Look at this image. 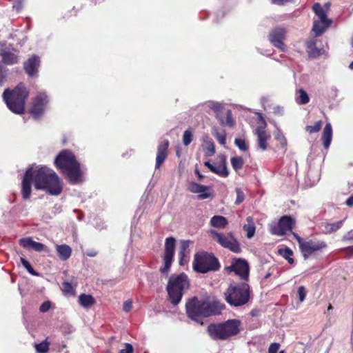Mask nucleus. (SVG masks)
Segmentation results:
<instances>
[{
    "label": "nucleus",
    "instance_id": "f257e3e1",
    "mask_svg": "<svg viewBox=\"0 0 353 353\" xmlns=\"http://www.w3.org/2000/svg\"><path fill=\"white\" fill-rule=\"evenodd\" d=\"M34 181L36 190H42L50 195L58 196L62 192V185L54 170L46 167L30 165L26 170L21 185V194L24 200L31 196V183Z\"/></svg>",
    "mask_w": 353,
    "mask_h": 353
},
{
    "label": "nucleus",
    "instance_id": "f03ea898",
    "mask_svg": "<svg viewBox=\"0 0 353 353\" xmlns=\"http://www.w3.org/2000/svg\"><path fill=\"white\" fill-rule=\"evenodd\" d=\"M56 167L60 169L72 184L83 181V171L74 154L68 150L61 151L54 159Z\"/></svg>",
    "mask_w": 353,
    "mask_h": 353
},
{
    "label": "nucleus",
    "instance_id": "7ed1b4c3",
    "mask_svg": "<svg viewBox=\"0 0 353 353\" xmlns=\"http://www.w3.org/2000/svg\"><path fill=\"white\" fill-rule=\"evenodd\" d=\"M241 327V321L234 319L212 323L208 326L207 331L210 338L214 340L227 341L239 334Z\"/></svg>",
    "mask_w": 353,
    "mask_h": 353
},
{
    "label": "nucleus",
    "instance_id": "20e7f679",
    "mask_svg": "<svg viewBox=\"0 0 353 353\" xmlns=\"http://www.w3.org/2000/svg\"><path fill=\"white\" fill-rule=\"evenodd\" d=\"M189 288L190 281L185 273L172 274L166 287L169 301L174 305H178Z\"/></svg>",
    "mask_w": 353,
    "mask_h": 353
},
{
    "label": "nucleus",
    "instance_id": "39448f33",
    "mask_svg": "<svg viewBox=\"0 0 353 353\" xmlns=\"http://www.w3.org/2000/svg\"><path fill=\"white\" fill-rule=\"evenodd\" d=\"M28 92L23 84L18 85L14 89H6L3 93V98L7 107L15 114H21L24 112L26 100Z\"/></svg>",
    "mask_w": 353,
    "mask_h": 353
},
{
    "label": "nucleus",
    "instance_id": "423d86ee",
    "mask_svg": "<svg viewBox=\"0 0 353 353\" xmlns=\"http://www.w3.org/2000/svg\"><path fill=\"white\" fill-rule=\"evenodd\" d=\"M226 301L232 306L246 304L250 299L249 285L247 283L231 285L225 292Z\"/></svg>",
    "mask_w": 353,
    "mask_h": 353
},
{
    "label": "nucleus",
    "instance_id": "0eeeda50",
    "mask_svg": "<svg viewBox=\"0 0 353 353\" xmlns=\"http://www.w3.org/2000/svg\"><path fill=\"white\" fill-rule=\"evenodd\" d=\"M193 268L196 272L205 274L219 270L220 264L213 254L199 252L194 255Z\"/></svg>",
    "mask_w": 353,
    "mask_h": 353
},
{
    "label": "nucleus",
    "instance_id": "6e6552de",
    "mask_svg": "<svg viewBox=\"0 0 353 353\" xmlns=\"http://www.w3.org/2000/svg\"><path fill=\"white\" fill-rule=\"evenodd\" d=\"M210 234L213 240L216 241L222 247L227 248L234 253H240L241 252L239 243L231 232L225 234L223 233H219L216 230H211L210 231Z\"/></svg>",
    "mask_w": 353,
    "mask_h": 353
},
{
    "label": "nucleus",
    "instance_id": "1a4fd4ad",
    "mask_svg": "<svg viewBox=\"0 0 353 353\" xmlns=\"http://www.w3.org/2000/svg\"><path fill=\"white\" fill-rule=\"evenodd\" d=\"M295 225V221L290 216H283L279 221L270 225V233L279 236H284L287 232L291 231Z\"/></svg>",
    "mask_w": 353,
    "mask_h": 353
},
{
    "label": "nucleus",
    "instance_id": "9d476101",
    "mask_svg": "<svg viewBox=\"0 0 353 353\" xmlns=\"http://www.w3.org/2000/svg\"><path fill=\"white\" fill-rule=\"evenodd\" d=\"M202 301H199L196 297L190 299L185 304L186 312L190 319L203 324V309L201 308Z\"/></svg>",
    "mask_w": 353,
    "mask_h": 353
},
{
    "label": "nucleus",
    "instance_id": "9b49d317",
    "mask_svg": "<svg viewBox=\"0 0 353 353\" xmlns=\"http://www.w3.org/2000/svg\"><path fill=\"white\" fill-rule=\"evenodd\" d=\"M49 97L46 92H40L36 95L30 110L31 115L34 119H38L43 115L47 109Z\"/></svg>",
    "mask_w": 353,
    "mask_h": 353
},
{
    "label": "nucleus",
    "instance_id": "f8f14e48",
    "mask_svg": "<svg viewBox=\"0 0 353 353\" xmlns=\"http://www.w3.org/2000/svg\"><path fill=\"white\" fill-rule=\"evenodd\" d=\"M176 241L174 237H168L165 242V252L163 256L164 265L160 268L163 274H167L170 269L174 254Z\"/></svg>",
    "mask_w": 353,
    "mask_h": 353
},
{
    "label": "nucleus",
    "instance_id": "ddd939ff",
    "mask_svg": "<svg viewBox=\"0 0 353 353\" xmlns=\"http://www.w3.org/2000/svg\"><path fill=\"white\" fill-rule=\"evenodd\" d=\"M327 248L323 241L310 239L305 241L300 250L305 259H307L314 252L322 250Z\"/></svg>",
    "mask_w": 353,
    "mask_h": 353
},
{
    "label": "nucleus",
    "instance_id": "4468645a",
    "mask_svg": "<svg viewBox=\"0 0 353 353\" xmlns=\"http://www.w3.org/2000/svg\"><path fill=\"white\" fill-rule=\"evenodd\" d=\"M285 37V29L280 27L272 30L268 36L270 43L281 51H285L286 50V46L283 42Z\"/></svg>",
    "mask_w": 353,
    "mask_h": 353
},
{
    "label": "nucleus",
    "instance_id": "2eb2a0df",
    "mask_svg": "<svg viewBox=\"0 0 353 353\" xmlns=\"http://www.w3.org/2000/svg\"><path fill=\"white\" fill-rule=\"evenodd\" d=\"M262 123L259 125L254 130V134L257 137V146L261 151H265L268 148V141L270 139V134H268L265 128L266 123L265 120L261 118Z\"/></svg>",
    "mask_w": 353,
    "mask_h": 353
},
{
    "label": "nucleus",
    "instance_id": "dca6fc26",
    "mask_svg": "<svg viewBox=\"0 0 353 353\" xmlns=\"http://www.w3.org/2000/svg\"><path fill=\"white\" fill-rule=\"evenodd\" d=\"M228 269L234 272L243 280H248L249 277V265L244 259H238L234 260Z\"/></svg>",
    "mask_w": 353,
    "mask_h": 353
},
{
    "label": "nucleus",
    "instance_id": "f3484780",
    "mask_svg": "<svg viewBox=\"0 0 353 353\" xmlns=\"http://www.w3.org/2000/svg\"><path fill=\"white\" fill-rule=\"evenodd\" d=\"M202 305L201 308L203 310V316L204 317L219 314L225 307L224 304L218 301L212 302L202 301Z\"/></svg>",
    "mask_w": 353,
    "mask_h": 353
},
{
    "label": "nucleus",
    "instance_id": "a211bd4d",
    "mask_svg": "<svg viewBox=\"0 0 353 353\" xmlns=\"http://www.w3.org/2000/svg\"><path fill=\"white\" fill-rule=\"evenodd\" d=\"M0 55L2 62L6 65H14L19 62L18 51L14 48H3L0 45Z\"/></svg>",
    "mask_w": 353,
    "mask_h": 353
},
{
    "label": "nucleus",
    "instance_id": "6ab92c4d",
    "mask_svg": "<svg viewBox=\"0 0 353 353\" xmlns=\"http://www.w3.org/2000/svg\"><path fill=\"white\" fill-rule=\"evenodd\" d=\"M210 186L200 185L196 182H190L188 184V190L192 193L199 194L198 197L200 199H205L212 197V194L209 192Z\"/></svg>",
    "mask_w": 353,
    "mask_h": 353
},
{
    "label": "nucleus",
    "instance_id": "aec40b11",
    "mask_svg": "<svg viewBox=\"0 0 353 353\" xmlns=\"http://www.w3.org/2000/svg\"><path fill=\"white\" fill-rule=\"evenodd\" d=\"M168 146L169 141L168 140H164L163 141L161 142L158 145L155 164L156 169L159 168L161 164L167 158Z\"/></svg>",
    "mask_w": 353,
    "mask_h": 353
},
{
    "label": "nucleus",
    "instance_id": "412c9836",
    "mask_svg": "<svg viewBox=\"0 0 353 353\" xmlns=\"http://www.w3.org/2000/svg\"><path fill=\"white\" fill-rule=\"evenodd\" d=\"M19 243L25 248H31L36 252H42L46 250V247L44 244L36 242L32 238H22L19 240Z\"/></svg>",
    "mask_w": 353,
    "mask_h": 353
},
{
    "label": "nucleus",
    "instance_id": "4be33fe9",
    "mask_svg": "<svg viewBox=\"0 0 353 353\" xmlns=\"http://www.w3.org/2000/svg\"><path fill=\"white\" fill-rule=\"evenodd\" d=\"M39 65V57L37 56H32L27 61L24 63V70L30 76H34Z\"/></svg>",
    "mask_w": 353,
    "mask_h": 353
},
{
    "label": "nucleus",
    "instance_id": "5701e85b",
    "mask_svg": "<svg viewBox=\"0 0 353 353\" xmlns=\"http://www.w3.org/2000/svg\"><path fill=\"white\" fill-rule=\"evenodd\" d=\"M210 171L221 176L226 177L229 174V172L226 165V158L223 156L221 159V163L219 165H213Z\"/></svg>",
    "mask_w": 353,
    "mask_h": 353
},
{
    "label": "nucleus",
    "instance_id": "b1692460",
    "mask_svg": "<svg viewBox=\"0 0 353 353\" xmlns=\"http://www.w3.org/2000/svg\"><path fill=\"white\" fill-rule=\"evenodd\" d=\"M316 40L312 39L306 42L307 51L310 57L316 58L323 52V48H317L316 46Z\"/></svg>",
    "mask_w": 353,
    "mask_h": 353
},
{
    "label": "nucleus",
    "instance_id": "393cba45",
    "mask_svg": "<svg viewBox=\"0 0 353 353\" xmlns=\"http://www.w3.org/2000/svg\"><path fill=\"white\" fill-rule=\"evenodd\" d=\"M202 142L205 155L207 157L214 155L215 153V147L212 140L208 136H205L202 138Z\"/></svg>",
    "mask_w": 353,
    "mask_h": 353
},
{
    "label": "nucleus",
    "instance_id": "a878e982",
    "mask_svg": "<svg viewBox=\"0 0 353 353\" xmlns=\"http://www.w3.org/2000/svg\"><path fill=\"white\" fill-rule=\"evenodd\" d=\"M324 148L327 149L332 139V128L330 123H326L321 137Z\"/></svg>",
    "mask_w": 353,
    "mask_h": 353
},
{
    "label": "nucleus",
    "instance_id": "bb28decb",
    "mask_svg": "<svg viewBox=\"0 0 353 353\" xmlns=\"http://www.w3.org/2000/svg\"><path fill=\"white\" fill-rule=\"evenodd\" d=\"M55 248L61 260L66 261L71 256L72 249L69 245L66 244L56 245Z\"/></svg>",
    "mask_w": 353,
    "mask_h": 353
},
{
    "label": "nucleus",
    "instance_id": "cd10ccee",
    "mask_svg": "<svg viewBox=\"0 0 353 353\" xmlns=\"http://www.w3.org/2000/svg\"><path fill=\"white\" fill-rule=\"evenodd\" d=\"M326 8L323 7L320 3H316L313 6V10L317 15L319 19L322 22L332 21L327 17V10L328 9V4L326 5Z\"/></svg>",
    "mask_w": 353,
    "mask_h": 353
},
{
    "label": "nucleus",
    "instance_id": "c85d7f7f",
    "mask_svg": "<svg viewBox=\"0 0 353 353\" xmlns=\"http://www.w3.org/2000/svg\"><path fill=\"white\" fill-rule=\"evenodd\" d=\"M332 21L322 22L321 20H315L312 27V31L316 37L321 35L330 26Z\"/></svg>",
    "mask_w": 353,
    "mask_h": 353
},
{
    "label": "nucleus",
    "instance_id": "c756f323",
    "mask_svg": "<svg viewBox=\"0 0 353 353\" xmlns=\"http://www.w3.org/2000/svg\"><path fill=\"white\" fill-rule=\"evenodd\" d=\"M343 221L335 223H324L321 225V230L324 234H331L337 231L343 225Z\"/></svg>",
    "mask_w": 353,
    "mask_h": 353
},
{
    "label": "nucleus",
    "instance_id": "7c9ffc66",
    "mask_svg": "<svg viewBox=\"0 0 353 353\" xmlns=\"http://www.w3.org/2000/svg\"><path fill=\"white\" fill-rule=\"evenodd\" d=\"M210 224L214 228L223 229L228 225V220L223 216L215 215L211 218Z\"/></svg>",
    "mask_w": 353,
    "mask_h": 353
},
{
    "label": "nucleus",
    "instance_id": "2f4dec72",
    "mask_svg": "<svg viewBox=\"0 0 353 353\" xmlns=\"http://www.w3.org/2000/svg\"><path fill=\"white\" fill-rule=\"evenodd\" d=\"M79 303L84 307H89L94 303V299L91 295L83 294L79 297Z\"/></svg>",
    "mask_w": 353,
    "mask_h": 353
},
{
    "label": "nucleus",
    "instance_id": "473e14b6",
    "mask_svg": "<svg viewBox=\"0 0 353 353\" xmlns=\"http://www.w3.org/2000/svg\"><path fill=\"white\" fill-rule=\"evenodd\" d=\"M309 101L310 97L307 93L303 89L298 90L296 102L299 105H305L307 104Z\"/></svg>",
    "mask_w": 353,
    "mask_h": 353
},
{
    "label": "nucleus",
    "instance_id": "72a5a7b5",
    "mask_svg": "<svg viewBox=\"0 0 353 353\" xmlns=\"http://www.w3.org/2000/svg\"><path fill=\"white\" fill-rule=\"evenodd\" d=\"M248 224L244 225L243 230L247 232L246 236L248 239H251L254 236L255 234V226L254 224L252 221V218L250 216L248 217Z\"/></svg>",
    "mask_w": 353,
    "mask_h": 353
},
{
    "label": "nucleus",
    "instance_id": "f704fd0d",
    "mask_svg": "<svg viewBox=\"0 0 353 353\" xmlns=\"http://www.w3.org/2000/svg\"><path fill=\"white\" fill-rule=\"evenodd\" d=\"M212 135L216 138L219 143L225 145L226 143V134L225 131L219 132L217 129L213 128L212 131Z\"/></svg>",
    "mask_w": 353,
    "mask_h": 353
},
{
    "label": "nucleus",
    "instance_id": "c9c22d12",
    "mask_svg": "<svg viewBox=\"0 0 353 353\" xmlns=\"http://www.w3.org/2000/svg\"><path fill=\"white\" fill-rule=\"evenodd\" d=\"M230 161L233 169L236 171L241 170L244 163L243 159L241 157H233Z\"/></svg>",
    "mask_w": 353,
    "mask_h": 353
},
{
    "label": "nucleus",
    "instance_id": "e433bc0d",
    "mask_svg": "<svg viewBox=\"0 0 353 353\" xmlns=\"http://www.w3.org/2000/svg\"><path fill=\"white\" fill-rule=\"evenodd\" d=\"M279 252L283 258L288 261L290 264L294 263V259L291 257V256L293 254V252L289 248L280 249Z\"/></svg>",
    "mask_w": 353,
    "mask_h": 353
},
{
    "label": "nucleus",
    "instance_id": "4c0bfd02",
    "mask_svg": "<svg viewBox=\"0 0 353 353\" xmlns=\"http://www.w3.org/2000/svg\"><path fill=\"white\" fill-rule=\"evenodd\" d=\"M219 121L222 125L232 126L234 123V121L232 119L231 110H227L225 119H219Z\"/></svg>",
    "mask_w": 353,
    "mask_h": 353
},
{
    "label": "nucleus",
    "instance_id": "58836bf2",
    "mask_svg": "<svg viewBox=\"0 0 353 353\" xmlns=\"http://www.w3.org/2000/svg\"><path fill=\"white\" fill-rule=\"evenodd\" d=\"M37 353H46L49 350V344L46 341L34 345Z\"/></svg>",
    "mask_w": 353,
    "mask_h": 353
},
{
    "label": "nucleus",
    "instance_id": "ea45409f",
    "mask_svg": "<svg viewBox=\"0 0 353 353\" xmlns=\"http://www.w3.org/2000/svg\"><path fill=\"white\" fill-rule=\"evenodd\" d=\"M21 262L23 265V266L26 269V270L32 275L33 276H39V273L36 272L32 267L31 266L30 263L24 258H21Z\"/></svg>",
    "mask_w": 353,
    "mask_h": 353
},
{
    "label": "nucleus",
    "instance_id": "a19ab883",
    "mask_svg": "<svg viewBox=\"0 0 353 353\" xmlns=\"http://www.w3.org/2000/svg\"><path fill=\"white\" fill-rule=\"evenodd\" d=\"M321 125L322 122L319 121L316 122L314 125H307L305 127V130L310 134L318 132L321 130Z\"/></svg>",
    "mask_w": 353,
    "mask_h": 353
},
{
    "label": "nucleus",
    "instance_id": "79ce46f5",
    "mask_svg": "<svg viewBox=\"0 0 353 353\" xmlns=\"http://www.w3.org/2000/svg\"><path fill=\"white\" fill-rule=\"evenodd\" d=\"M192 132L190 130H186L183 132V143L185 145H188L192 141Z\"/></svg>",
    "mask_w": 353,
    "mask_h": 353
},
{
    "label": "nucleus",
    "instance_id": "37998d69",
    "mask_svg": "<svg viewBox=\"0 0 353 353\" xmlns=\"http://www.w3.org/2000/svg\"><path fill=\"white\" fill-rule=\"evenodd\" d=\"M234 144L239 148V149L241 151H247L248 149V146L244 139L237 138L234 140Z\"/></svg>",
    "mask_w": 353,
    "mask_h": 353
},
{
    "label": "nucleus",
    "instance_id": "c03bdc74",
    "mask_svg": "<svg viewBox=\"0 0 353 353\" xmlns=\"http://www.w3.org/2000/svg\"><path fill=\"white\" fill-rule=\"evenodd\" d=\"M275 139L279 141L280 144L284 147L287 145V140L281 131L278 129L277 131L274 134Z\"/></svg>",
    "mask_w": 353,
    "mask_h": 353
},
{
    "label": "nucleus",
    "instance_id": "a18cd8bd",
    "mask_svg": "<svg viewBox=\"0 0 353 353\" xmlns=\"http://www.w3.org/2000/svg\"><path fill=\"white\" fill-rule=\"evenodd\" d=\"M235 190H236V199L235 201V204L239 205L245 199V195L241 188H236Z\"/></svg>",
    "mask_w": 353,
    "mask_h": 353
},
{
    "label": "nucleus",
    "instance_id": "49530a36",
    "mask_svg": "<svg viewBox=\"0 0 353 353\" xmlns=\"http://www.w3.org/2000/svg\"><path fill=\"white\" fill-rule=\"evenodd\" d=\"M207 105L210 109L213 110L216 112H219L223 108L221 103L215 101H209Z\"/></svg>",
    "mask_w": 353,
    "mask_h": 353
},
{
    "label": "nucleus",
    "instance_id": "de8ad7c7",
    "mask_svg": "<svg viewBox=\"0 0 353 353\" xmlns=\"http://www.w3.org/2000/svg\"><path fill=\"white\" fill-rule=\"evenodd\" d=\"M298 295L299 301L303 302L305 300L306 296L305 288L303 286H300L298 288Z\"/></svg>",
    "mask_w": 353,
    "mask_h": 353
},
{
    "label": "nucleus",
    "instance_id": "09e8293b",
    "mask_svg": "<svg viewBox=\"0 0 353 353\" xmlns=\"http://www.w3.org/2000/svg\"><path fill=\"white\" fill-rule=\"evenodd\" d=\"M51 307V303L49 301H45L43 302L40 307H39V310L41 312H48Z\"/></svg>",
    "mask_w": 353,
    "mask_h": 353
},
{
    "label": "nucleus",
    "instance_id": "8fccbe9b",
    "mask_svg": "<svg viewBox=\"0 0 353 353\" xmlns=\"http://www.w3.org/2000/svg\"><path fill=\"white\" fill-rule=\"evenodd\" d=\"M63 291L65 293L70 294L72 292L73 288L72 285L68 282H63Z\"/></svg>",
    "mask_w": 353,
    "mask_h": 353
},
{
    "label": "nucleus",
    "instance_id": "3c124183",
    "mask_svg": "<svg viewBox=\"0 0 353 353\" xmlns=\"http://www.w3.org/2000/svg\"><path fill=\"white\" fill-rule=\"evenodd\" d=\"M280 345L277 343H271L268 348V353H277Z\"/></svg>",
    "mask_w": 353,
    "mask_h": 353
},
{
    "label": "nucleus",
    "instance_id": "603ef678",
    "mask_svg": "<svg viewBox=\"0 0 353 353\" xmlns=\"http://www.w3.org/2000/svg\"><path fill=\"white\" fill-rule=\"evenodd\" d=\"M132 308V302L130 300H127L123 303V310L125 312H129Z\"/></svg>",
    "mask_w": 353,
    "mask_h": 353
},
{
    "label": "nucleus",
    "instance_id": "864d4df0",
    "mask_svg": "<svg viewBox=\"0 0 353 353\" xmlns=\"http://www.w3.org/2000/svg\"><path fill=\"white\" fill-rule=\"evenodd\" d=\"M190 241L182 240L180 242V250L182 252H186L190 245Z\"/></svg>",
    "mask_w": 353,
    "mask_h": 353
},
{
    "label": "nucleus",
    "instance_id": "5fc2aeb1",
    "mask_svg": "<svg viewBox=\"0 0 353 353\" xmlns=\"http://www.w3.org/2000/svg\"><path fill=\"white\" fill-rule=\"evenodd\" d=\"M125 347L124 349H121L119 351V353H133V347L130 343H125Z\"/></svg>",
    "mask_w": 353,
    "mask_h": 353
},
{
    "label": "nucleus",
    "instance_id": "6e6d98bb",
    "mask_svg": "<svg viewBox=\"0 0 353 353\" xmlns=\"http://www.w3.org/2000/svg\"><path fill=\"white\" fill-rule=\"evenodd\" d=\"M74 329L70 325H65L62 327V331L65 334H70L73 332Z\"/></svg>",
    "mask_w": 353,
    "mask_h": 353
},
{
    "label": "nucleus",
    "instance_id": "4d7b16f0",
    "mask_svg": "<svg viewBox=\"0 0 353 353\" xmlns=\"http://www.w3.org/2000/svg\"><path fill=\"white\" fill-rule=\"evenodd\" d=\"M343 239L349 241L350 242H353V232H348L346 234L343 236Z\"/></svg>",
    "mask_w": 353,
    "mask_h": 353
},
{
    "label": "nucleus",
    "instance_id": "13d9d810",
    "mask_svg": "<svg viewBox=\"0 0 353 353\" xmlns=\"http://www.w3.org/2000/svg\"><path fill=\"white\" fill-rule=\"evenodd\" d=\"M292 234L295 237V239H296V241H297V242L299 243V248H301V247L302 246V244H303L305 241L301 236H299L296 233L292 232Z\"/></svg>",
    "mask_w": 353,
    "mask_h": 353
},
{
    "label": "nucleus",
    "instance_id": "bf43d9fd",
    "mask_svg": "<svg viewBox=\"0 0 353 353\" xmlns=\"http://www.w3.org/2000/svg\"><path fill=\"white\" fill-rule=\"evenodd\" d=\"M23 0H18L17 2L13 4V8L16 9L17 11H19L22 7V2Z\"/></svg>",
    "mask_w": 353,
    "mask_h": 353
},
{
    "label": "nucleus",
    "instance_id": "052dcab7",
    "mask_svg": "<svg viewBox=\"0 0 353 353\" xmlns=\"http://www.w3.org/2000/svg\"><path fill=\"white\" fill-rule=\"evenodd\" d=\"M85 254L87 256H88L90 257H94V256H97V252L94 250H89L86 251Z\"/></svg>",
    "mask_w": 353,
    "mask_h": 353
},
{
    "label": "nucleus",
    "instance_id": "680f3d73",
    "mask_svg": "<svg viewBox=\"0 0 353 353\" xmlns=\"http://www.w3.org/2000/svg\"><path fill=\"white\" fill-rule=\"evenodd\" d=\"M345 204L349 207L353 206V194L345 201Z\"/></svg>",
    "mask_w": 353,
    "mask_h": 353
},
{
    "label": "nucleus",
    "instance_id": "e2e57ef3",
    "mask_svg": "<svg viewBox=\"0 0 353 353\" xmlns=\"http://www.w3.org/2000/svg\"><path fill=\"white\" fill-rule=\"evenodd\" d=\"M185 252H182L181 250H180L179 252V263L181 265H183V259L185 256Z\"/></svg>",
    "mask_w": 353,
    "mask_h": 353
},
{
    "label": "nucleus",
    "instance_id": "0e129e2a",
    "mask_svg": "<svg viewBox=\"0 0 353 353\" xmlns=\"http://www.w3.org/2000/svg\"><path fill=\"white\" fill-rule=\"evenodd\" d=\"M274 113H276V114H283V108L280 107V106H277L276 108H274Z\"/></svg>",
    "mask_w": 353,
    "mask_h": 353
},
{
    "label": "nucleus",
    "instance_id": "69168bd1",
    "mask_svg": "<svg viewBox=\"0 0 353 353\" xmlns=\"http://www.w3.org/2000/svg\"><path fill=\"white\" fill-rule=\"evenodd\" d=\"M343 251L346 252L347 254H353V246H349L343 249Z\"/></svg>",
    "mask_w": 353,
    "mask_h": 353
},
{
    "label": "nucleus",
    "instance_id": "338daca9",
    "mask_svg": "<svg viewBox=\"0 0 353 353\" xmlns=\"http://www.w3.org/2000/svg\"><path fill=\"white\" fill-rule=\"evenodd\" d=\"M195 174L198 176L199 181H201L204 178V175L201 174L197 168L195 170Z\"/></svg>",
    "mask_w": 353,
    "mask_h": 353
},
{
    "label": "nucleus",
    "instance_id": "774afa93",
    "mask_svg": "<svg viewBox=\"0 0 353 353\" xmlns=\"http://www.w3.org/2000/svg\"><path fill=\"white\" fill-rule=\"evenodd\" d=\"M4 79V75L3 71L1 70V67L0 66V86L3 84Z\"/></svg>",
    "mask_w": 353,
    "mask_h": 353
}]
</instances>
